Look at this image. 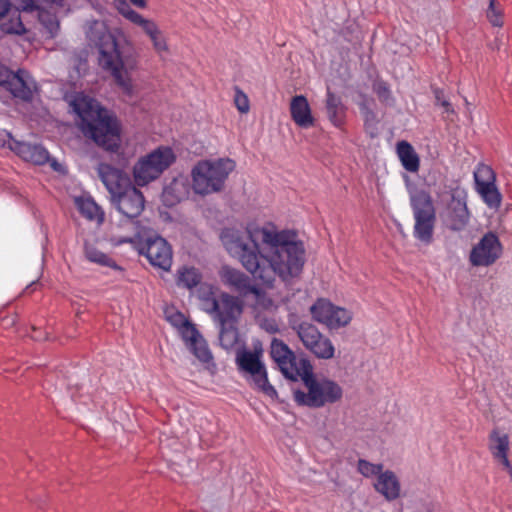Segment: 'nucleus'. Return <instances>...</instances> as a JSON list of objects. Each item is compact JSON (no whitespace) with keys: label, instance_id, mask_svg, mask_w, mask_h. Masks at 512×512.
<instances>
[{"label":"nucleus","instance_id":"obj_20","mask_svg":"<svg viewBox=\"0 0 512 512\" xmlns=\"http://www.w3.org/2000/svg\"><path fill=\"white\" fill-rule=\"evenodd\" d=\"M325 113L335 128H344L347 122L348 106L343 102L342 97L333 92L329 86L326 89Z\"/></svg>","mask_w":512,"mask_h":512},{"label":"nucleus","instance_id":"obj_15","mask_svg":"<svg viewBox=\"0 0 512 512\" xmlns=\"http://www.w3.org/2000/svg\"><path fill=\"white\" fill-rule=\"evenodd\" d=\"M503 254V245L494 231L486 232L469 253V262L473 267L493 265Z\"/></svg>","mask_w":512,"mask_h":512},{"label":"nucleus","instance_id":"obj_38","mask_svg":"<svg viewBox=\"0 0 512 512\" xmlns=\"http://www.w3.org/2000/svg\"><path fill=\"white\" fill-rule=\"evenodd\" d=\"M359 98L360 101L357 103V105L363 117V123L379 122L377 113L373 109V106L376 105L375 99L363 92L359 93Z\"/></svg>","mask_w":512,"mask_h":512},{"label":"nucleus","instance_id":"obj_48","mask_svg":"<svg viewBox=\"0 0 512 512\" xmlns=\"http://www.w3.org/2000/svg\"><path fill=\"white\" fill-rule=\"evenodd\" d=\"M261 328L270 334H275L280 331L279 326L275 319L265 318L260 324Z\"/></svg>","mask_w":512,"mask_h":512},{"label":"nucleus","instance_id":"obj_3","mask_svg":"<svg viewBox=\"0 0 512 512\" xmlns=\"http://www.w3.org/2000/svg\"><path fill=\"white\" fill-rule=\"evenodd\" d=\"M90 40L94 42L98 50V64L113 77L116 85L123 94L131 97L134 94V87L130 77H125L129 64L128 56H125L120 48L118 38L107 26L101 29L91 30Z\"/></svg>","mask_w":512,"mask_h":512},{"label":"nucleus","instance_id":"obj_21","mask_svg":"<svg viewBox=\"0 0 512 512\" xmlns=\"http://www.w3.org/2000/svg\"><path fill=\"white\" fill-rule=\"evenodd\" d=\"M221 277L225 283L234 287L244 296L253 293L259 297L260 294L264 293L260 288L251 283L246 274L237 269L231 268L230 266L225 265L222 267Z\"/></svg>","mask_w":512,"mask_h":512},{"label":"nucleus","instance_id":"obj_26","mask_svg":"<svg viewBox=\"0 0 512 512\" xmlns=\"http://www.w3.org/2000/svg\"><path fill=\"white\" fill-rule=\"evenodd\" d=\"M84 254L86 259L100 266L109 267L113 270L124 272L125 269L119 265L113 258L109 257L106 253L100 251L94 245L85 241L84 243Z\"/></svg>","mask_w":512,"mask_h":512},{"label":"nucleus","instance_id":"obj_32","mask_svg":"<svg viewBox=\"0 0 512 512\" xmlns=\"http://www.w3.org/2000/svg\"><path fill=\"white\" fill-rule=\"evenodd\" d=\"M146 35L149 36L153 43L154 49L158 52H167L168 44L163 32L159 29L158 25L150 19H147L141 26Z\"/></svg>","mask_w":512,"mask_h":512},{"label":"nucleus","instance_id":"obj_51","mask_svg":"<svg viewBox=\"0 0 512 512\" xmlns=\"http://www.w3.org/2000/svg\"><path fill=\"white\" fill-rule=\"evenodd\" d=\"M114 5L123 17H126V15L130 12L132 9L130 4L126 0H114Z\"/></svg>","mask_w":512,"mask_h":512},{"label":"nucleus","instance_id":"obj_44","mask_svg":"<svg viewBox=\"0 0 512 512\" xmlns=\"http://www.w3.org/2000/svg\"><path fill=\"white\" fill-rule=\"evenodd\" d=\"M430 87L435 98V105L441 106L443 108V113L455 115L456 111L450 101L445 98L444 90L433 84Z\"/></svg>","mask_w":512,"mask_h":512},{"label":"nucleus","instance_id":"obj_41","mask_svg":"<svg viewBox=\"0 0 512 512\" xmlns=\"http://www.w3.org/2000/svg\"><path fill=\"white\" fill-rule=\"evenodd\" d=\"M352 320L350 311L343 307L333 305L331 322L327 323L329 329H338L347 326Z\"/></svg>","mask_w":512,"mask_h":512},{"label":"nucleus","instance_id":"obj_2","mask_svg":"<svg viewBox=\"0 0 512 512\" xmlns=\"http://www.w3.org/2000/svg\"><path fill=\"white\" fill-rule=\"evenodd\" d=\"M262 243L270 253L259 261V272L264 278H254L261 281L267 288L274 286L275 275L282 281L299 277L305 264V247L302 240L297 239V231L283 229L264 231Z\"/></svg>","mask_w":512,"mask_h":512},{"label":"nucleus","instance_id":"obj_19","mask_svg":"<svg viewBox=\"0 0 512 512\" xmlns=\"http://www.w3.org/2000/svg\"><path fill=\"white\" fill-rule=\"evenodd\" d=\"M309 329L310 333L301 341L303 346L318 359H332L335 356V347L331 340L324 337L317 326Z\"/></svg>","mask_w":512,"mask_h":512},{"label":"nucleus","instance_id":"obj_50","mask_svg":"<svg viewBox=\"0 0 512 512\" xmlns=\"http://www.w3.org/2000/svg\"><path fill=\"white\" fill-rule=\"evenodd\" d=\"M125 18L140 27L147 20L146 18H144L141 14H139L134 9H131Z\"/></svg>","mask_w":512,"mask_h":512},{"label":"nucleus","instance_id":"obj_7","mask_svg":"<svg viewBox=\"0 0 512 512\" xmlns=\"http://www.w3.org/2000/svg\"><path fill=\"white\" fill-rule=\"evenodd\" d=\"M304 387L307 389L306 392L300 388L293 390L294 401L300 407L318 409L326 404H334L343 397L342 387L325 376H317L304 384Z\"/></svg>","mask_w":512,"mask_h":512},{"label":"nucleus","instance_id":"obj_8","mask_svg":"<svg viewBox=\"0 0 512 512\" xmlns=\"http://www.w3.org/2000/svg\"><path fill=\"white\" fill-rule=\"evenodd\" d=\"M177 160V156L170 146L160 145L141 156L132 168V175L138 187L147 186L158 179Z\"/></svg>","mask_w":512,"mask_h":512},{"label":"nucleus","instance_id":"obj_12","mask_svg":"<svg viewBox=\"0 0 512 512\" xmlns=\"http://www.w3.org/2000/svg\"><path fill=\"white\" fill-rule=\"evenodd\" d=\"M450 201L440 213L443 226L451 232L463 231L470 220L467 207V193L464 189L454 187L450 189Z\"/></svg>","mask_w":512,"mask_h":512},{"label":"nucleus","instance_id":"obj_57","mask_svg":"<svg viewBox=\"0 0 512 512\" xmlns=\"http://www.w3.org/2000/svg\"><path fill=\"white\" fill-rule=\"evenodd\" d=\"M496 460H498L503 465L504 469L507 472L512 473V465L510 460L508 459V455H505L504 457H499Z\"/></svg>","mask_w":512,"mask_h":512},{"label":"nucleus","instance_id":"obj_37","mask_svg":"<svg viewBox=\"0 0 512 512\" xmlns=\"http://www.w3.org/2000/svg\"><path fill=\"white\" fill-rule=\"evenodd\" d=\"M227 322H220L219 344L224 350L232 349L239 340V332L236 326H226Z\"/></svg>","mask_w":512,"mask_h":512},{"label":"nucleus","instance_id":"obj_56","mask_svg":"<svg viewBox=\"0 0 512 512\" xmlns=\"http://www.w3.org/2000/svg\"><path fill=\"white\" fill-rule=\"evenodd\" d=\"M36 1H37V4L45 3L46 5H48L50 7L56 6V7L62 8V7H64L65 0H36Z\"/></svg>","mask_w":512,"mask_h":512},{"label":"nucleus","instance_id":"obj_53","mask_svg":"<svg viewBox=\"0 0 512 512\" xmlns=\"http://www.w3.org/2000/svg\"><path fill=\"white\" fill-rule=\"evenodd\" d=\"M47 163H49L50 168L53 171L58 172V173H63V174L66 173L65 167L56 158L51 157L50 154H49V161Z\"/></svg>","mask_w":512,"mask_h":512},{"label":"nucleus","instance_id":"obj_22","mask_svg":"<svg viewBox=\"0 0 512 512\" xmlns=\"http://www.w3.org/2000/svg\"><path fill=\"white\" fill-rule=\"evenodd\" d=\"M290 115L293 122L300 128L308 129L315 125L316 119L305 95H295L290 100Z\"/></svg>","mask_w":512,"mask_h":512},{"label":"nucleus","instance_id":"obj_60","mask_svg":"<svg viewBox=\"0 0 512 512\" xmlns=\"http://www.w3.org/2000/svg\"><path fill=\"white\" fill-rule=\"evenodd\" d=\"M435 184H436V179H435V177H434V176L432 177V176H431V173H429V176H428V178H427V180H426V185H427L428 187H431V186H433V185H435Z\"/></svg>","mask_w":512,"mask_h":512},{"label":"nucleus","instance_id":"obj_9","mask_svg":"<svg viewBox=\"0 0 512 512\" xmlns=\"http://www.w3.org/2000/svg\"><path fill=\"white\" fill-rule=\"evenodd\" d=\"M235 364L241 374L251 379L255 389L272 400H279L277 390L269 382L266 365L263 359H259L257 353H252V350L243 344L236 351Z\"/></svg>","mask_w":512,"mask_h":512},{"label":"nucleus","instance_id":"obj_28","mask_svg":"<svg viewBox=\"0 0 512 512\" xmlns=\"http://www.w3.org/2000/svg\"><path fill=\"white\" fill-rule=\"evenodd\" d=\"M78 211L88 220L96 219L99 224L105 220V213L92 197H79L76 199Z\"/></svg>","mask_w":512,"mask_h":512},{"label":"nucleus","instance_id":"obj_61","mask_svg":"<svg viewBox=\"0 0 512 512\" xmlns=\"http://www.w3.org/2000/svg\"><path fill=\"white\" fill-rule=\"evenodd\" d=\"M25 40H27V41H29V42H32V41H33V38L25 37Z\"/></svg>","mask_w":512,"mask_h":512},{"label":"nucleus","instance_id":"obj_17","mask_svg":"<svg viewBox=\"0 0 512 512\" xmlns=\"http://www.w3.org/2000/svg\"><path fill=\"white\" fill-rule=\"evenodd\" d=\"M98 174L110 195H112V192L128 190V187H138L123 169L109 163H100Z\"/></svg>","mask_w":512,"mask_h":512},{"label":"nucleus","instance_id":"obj_25","mask_svg":"<svg viewBox=\"0 0 512 512\" xmlns=\"http://www.w3.org/2000/svg\"><path fill=\"white\" fill-rule=\"evenodd\" d=\"M396 154L402 167L410 173H417L420 168V157L413 145L407 140L396 143Z\"/></svg>","mask_w":512,"mask_h":512},{"label":"nucleus","instance_id":"obj_35","mask_svg":"<svg viewBox=\"0 0 512 512\" xmlns=\"http://www.w3.org/2000/svg\"><path fill=\"white\" fill-rule=\"evenodd\" d=\"M177 178H173L171 182L163 187L161 194V202L167 208H173L182 200V192L179 189Z\"/></svg>","mask_w":512,"mask_h":512},{"label":"nucleus","instance_id":"obj_45","mask_svg":"<svg viewBox=\"0 0 512 512\" xmlns=\"http://www.w3.org/2000/svg\"><path fill=\"white\" fill-rule=\"evenodd\" d=\"M383 465L382 464H373L365 459L358 460V471L364 477L371 476H379L380 473H383Z\"/></svg>","mask_w":512,"mask_h":512},{"label":"nucleus","instance_id":"obj_49","mask_svg":"<svg viewBox=\"0 0 512 512\" xmlns=\"http://www.w3.org/2000/svg\"><path fill=\"white\" fill-rule=\"evenodd\" d=\"M378 124L379 122L363 123L364 131L371 139H374L379 135Z\"/></svg>","mask_w":512,"mask_h":512},{"label":"nucleus","instance_id":"obj_47","mask_svg":"<svg viewBox=\"0 0 512 512\" xmlns=\"http://www.w3.org/2000/svg\"><path fill=\"white\" fill-rule=\"evenodd\" d=\"M234 102L239 112L247 113L249 111V99L247 95L239 88H236Z\"/></svg>","mask_w":512,"mask_h":512},{"label":"nucleus","instance_id":"obj_30","mask_svg":"<svg viewBox=\"0 0 512 512\" xmlns=\"http://www.w3.org/2000/svg\"><path fill=\"white\" fill-rule=\"evenodd\" d=\"M34 12L38 13V21L46 29L49 38H55L60 30V22L57 15L41 4H37V9Z\"/></svg>","mask_w":512,"mask_h":512},{"label":"nucleus","instance_id":"obj_52","mask_svg":"<svg viewBox=\"0 0 512 512\" xmlns=\"http://www.w3.org/2000/svg\"><path fill=\"white\" fill-rule=\"evenodd\" d=\"M13 4L10 0H0V21L11 13Z\"/></svg>","mask_w":512,"mask_h":512},{"label":"nucleus","instance_id":"obj_23","mask_svg":"<svg viewBox=\"0 0 512 512\" xmlns=\"http://www.w3.org/2000/svg\"><path fill=\"white\" fill-rule=\"evenodd\" d=\"M221 302L224 307V311L220 310L219 301L213 299L212 311L216 313L219 322L237 321V314L243 312V302L238 297L230 295L226 292H222L220 295Z\"/></svg>","mask_w":512,"mask_h":512},{"label":"nucleus","instance_id":"obj_39","mask_svg":"<svg viewBox=\"0 0 512 512\" xmlns=\"http://www.w3.org/2000/svg\"><path fill=\"white\" fill-rule=\"evenodd\" d=\"M166 320L171 324V326L181 331L182 339H184V336L191 334L193 332V328H197L196 325L186 318L179 310L167 315Z\"/></svg>","mask_w":512,"mask_h":512},{"label":"nucleus","instance_id":"obj_55","mask_svg":"<svg viewBox=\"0 0 512 512\" xmlns=\"http://www.w3.org/2000/svg\"><path fill=\"white\" fill-rule=\"evenodd\" d=\"M32 329H33V332H34V334L31 336L33 340H35V341H42V340H47L48 339L47 333L42 332L40 329H38L36 327H33Z\"/></svg>","mask_w":512,"mask_h":512},{"label":"nucleus","instance_id":"obj_34","mask_svg":"<svg viewBox=\"0 0 512 512\" xmlns=\"http://www.w3.org/2000/svg\"><path fill=\"white\" fill-rule=\"evenodd\" d=\"M489 450L494 459L508 455L509 451V436L507 434H500L498 429H493L489 434Z\"/></svg>","mask_w":512,"mask_h":512},{"label":"nucleus","instance_id":"obj_4","mask_svg":"<svg viewBox=\"0 0 512 512\" xmlns=\"http://www.w3.org/2000/svg\"><path fill=\"white\" fill-rule=\"evenodd\" d=\"M282 376L291 382L301 379L303 385L317 377L309 357L301 351L299 355L279 338H273L269 351Z\"/></svg>","mask_w":512,"mask_h":512},{"label":"nucleus","instance_id":"obj_24","mask_svg":"<svg viewBox=\"0 0 512 512\" xmlns=\"http://www.w3.org/2000/svg\"><path fill=\"white\" fill-rule=\"evenodd\" d=\"M375 490L382 494L387 501H393L400 496L401 485L395 473L386 470L377 477Z\"/></svg>","mask_w":512,"mask_h":512},{"label":"nucleus","instance_id":"obj_18","mask_svg":"<svg viewBox=\"0 0 512 512\" xmlns=\"http://www.w3.org/2000/svg\"><path fill=\"white\" fill-rule=\"evenodd\" d=\"M189 351L202 363L206 364V369L210 374L217 372V364L214 361L212 351L208 346V342L197 328H193V332L183 339Z\"/></svg>","mask_w":512,"mask_h":512},{"label":"nucleus","instance_id":"obj_31","mask_svg":"<svg viewBox=\"0 0 512 512\" xmlns=\"http://www.w3.org/2000/svg\"><path fill=\"white\" fill-rule=\"evenodd\" d=\"M22 10V6L16 7L15 12L12 13L10 19L5 22L0 21V30L5 35H17L24 36L28 34L30 31L24 25L20 12Z\"/></svg>","mask_w":512,"mask_h":512},{"label":"nucleus","instance_id":"obj_42","mask_svg":"<svg viewBox=\"0 0 512 512\" xmlns=\"http://www.w3.org/2000/svg\"><path fill=\"white\" fill-rule=\"evenodd\" d=\"M496 182V173L491 166L480 163L474 172V184L475 188L482 186L483 183H494Z\"/></svg>","mask_w":512,"mask_h":512},{"label":"nucleus","instance_id":"obj_36","mask_svg":"<svg viewBox=\"0 0 512 512\" xmlns=\"http://www.w3.org/2000/svg\"><path fill=\"white\" fill-rule=\"evenodd\" d=\"M372 90L377 95L380 103L388 107L395 105L396 99L392 94L390 86L388 82L383 80L381 77L377 76V78L373 81Z\"/></svg>","mask_w":512,"mask_h":512},{"label":"nucleus","instance_id":"obj_10","mask_svg":"<svg viewBox=\"0 0 512 512\" xmlns=\"http://www.w3.org/2000/svg\"><path fill=\"white\" fill-rule=\"evenodd\" d=\"M0 87L9 92L11 98L23 103H31L35 92L39 91L38 83L31 73L18 68L16 71L0 62Z\"/></svg>","mask_w":512,"mask_h":512},{"label":"nucleus","instance_id":"obj_16","mask_svg":"<svg viewBox=\"0 0 512 512\" xmlns=\"http://www.w3.org/2000/svg\"><path fill=\"white\" fill-rule=\"evenodd\" d=\"M7 137V147L24 161L38 166L45 165L49 161V152L42 144L19 141L11 132H7Z\"/></svg>","mask_w":512,"mask_h":512},{"label":"nucleus","instance_id":"obj_46","mask_svg":"<svg viewBox=\"0 0 512 512\" xmlns=\"http://www.w3.org/2000/svg\"><path fill=\"white\" fill-rule=\"evenodd\" d=\"M137 228L139 230L137 231V233L135 234L134 237L112 236L110 238V243L113 246L118 247V246H121V245L126 244V243L133 244V243H135V239H138L141 242L142 239H143L142 234L145 235L148 228H146V227H144L142 225H141V227H137Z\"/></svg>","mask_w":512,"mask_h":512},{"label":"nucleus","instance_id":"obj_29","mask_svg":"<svg viewBox=\"0 0 512 512\" xmlns=\"http://www.w3.org/2000/svg\"><path fill=\"white\" fill-rule=\"evenodd\" d=\"M333 305L334 304L327 298H317L309 308L312 319L317 323L327 326V323L331 322Z\"/></svg>","mask_w":512,"mask_h":512},{"label":"nucleus","instance_id":"obj_27","mask_svg":"<svg viewBox=\"0 0 512 512\" xmlns=\"http://www.w3.org/2000/svg\"><path fill=\"white\" fill-rule=\"evenodd\" d=\"M202 279L201 271L195 266L183 265L177 270L176 284L179 287L192 290L201 283Z\"/></svg>","mask_w":512,"mask_h":512},{"label":"nucleus","instance_id":"obj_59","mask_svg":"<svg viewBox=\"0 0 512 512\" xmlns=\"http://www.w3.org/2000/svg\"><path fill=\"white\" fill-rule=\"evenodd\" d=\"M252 353H257L259 356V359H262L263 356V349L261 343L258 341L257 345L254 346V350H252Z\"/></svg>","mask_w":512,"mask_h":512},{"label":"nucleus","instance_id":"obj_5","mask_svg":"<svg viewBox=\"0 0 512 512\" xmlns=\"http://www.w3.org/2000/svg\"><path fill=\"white\" fill-rule=\"evenodd\" d=\"M235 168V160L229 157L199 161L191 171L194 192L202 196L221 192Z\"/></svg>","mask_w":512,"mask_h":512},{"label":"nucleus","instance_id":"obj_13","mask_svg":"<svg viewBox=\"0 0 512 512\" xmlns=\"http://www.w3.org/2000/svg\"><path fill=\"white\" fill-rule=\"evenodd\" d=\"M145 235V241L138 247L139 255L145 256L151 266L170 271L173 255L170 243L150 228Z\"/></svg>","mask_w":512,"mask_h":512},{"label":"nucleus","instance_id":"obj_6","mask_svg":"<svg viewBox=\"0 0 512 512\" xmlns=\"http://www.w3.org/2000/svg\"><path fill=\"white\" fill-rule=\"evenodd\" d=\"M409 204L415 220L413 236L424 245L434 241V228L437 220L436 208L429 191L408 187Z\"/></svg>","mask_w":512,"mask_h":512},{"label":"nucleus","instance_id":"obj_58","mask_svg":"<svg viewBox=\"0 0 512 512\" xmlns=\"http://www.w3.org/2000/svg\"><path fill=\"white\" fill-rule=\"evenodd\" d=\"M132 5L136 6L137 8H146L147 1L146 0H129Z\"/></svg>","mask_w":512,"mask_h":512},{"label":"nucleus","instance_id":"obj_40","mask_svg":"<svg viewBox=\"0 0 512 512\" xmlns=\"http://www.w3.org/2000/svg\"><path fill=\"white\" fill-rule=\"evenodd\" d=\"M287 321L289 327L297 333L300 341H302V339H304L305 336L310 333L309 328L316 327L313 323L301 321L300 316L296 312H290L287 316Z\"/></svg>","mask_w":512,"mask_h":512},{"label":"nucleus","instance_id":"obj_33","mask_svg":"<svg viewBox=\"0 0 512 512\" xmlns=\"http://www.w3.org/2000/svg\"><path fill=\"white\" fill-rule=\"evenodd\" d=\"M483 202L491 209H498L502 203V194L499 191L496 182L483 183L482 186L475 188Z\"/></svg>","mask_w":512,"mask_h":512},{"label":"nucleus","instance_id":"obj_14","mask_svg":"<svg viewBox=\"0 0 512 512\" xmlns=\"http://www.w3.org/2000/svg\"><path fill=\"white\" fill-rule=\"evenodd\" d=\"M111 203L116 210L126 217L135 227H141L138 217L145 209V197L138 187H128V190L112 192Z\"/></svg>","mask_w":512,"mask_h":512},{"label":"nucleus","instance_id":"obj_1","mask_svg":"<svg viewBox=\"0 0 512 512\" xmlns=\"http://www.w3.org/2000/svg\"><path fill=\"white\" fill-rule=\"evenodd\" d=\"M70 106L86 140L106 153L118 155L122 148L123 124L116 112L83 92L73 98Z\"/></svg>","mask_w":512,"mask_h":512},{"label":"nucleus","instance_id":"obj_11","mask_svg":"<svg viewBox=\"0 0 512 512\" xmlns=\"http://www.w3.org/2000/svg\"><path fill=\"white\" fill-rule=\"evenodd\" d=\"M266 227H258L254 224H248L246 233L250 244L245 243L240 236H236L232 241L239 248L240 260L243 267L251 273L253 278H264L261 272L259 273V261L263 257V252L260 250L259 237H264V231H271Z\"/></svg>","mask_w":512,"mask_h":512},{"label":"nucleus","instance_id":"obj_54","mask_svg":"<svg viewBox=\"0 0 512 512\" xmlns=\"http://www.w3.org/2000/svg\"><path fill=\"white\" fill-rule=\"evenodd\" d=\"M22 2V10L23 12L32 13L35 9H37V1L36 0H21Z\"/></svg>","mask_w":512,"mask_h":512},{"label":"nucleus","instance_id":"obj_43","mask_svg":"<svg viewBox=\"0 0 512 512\" xmlns=\"http://www.w3.org/2000/svg\"><path fill=\"white\" fill-rule=\"evenodd\" d=\"M486 18L494 27L503 26V11L497 0H489V5L486 10Z\"/></svg>","mask_w":512,"mask_h":512}]
</instances>
